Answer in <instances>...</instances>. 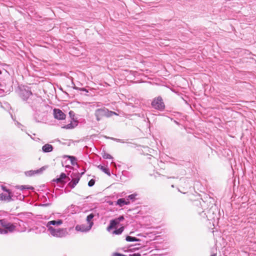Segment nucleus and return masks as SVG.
I'll list each match as a JSON object with an SVG mask.
<instances>
[{
  "mask_svg": "<svg viewBox=\"0 0 256 256\" xmlns=\"http://www.w3.org/2000/svg\"><path fill=\"white\" fill-rule=\"evenodd\" d=\"M20 96L24 100H28V103L32 108H36L42 100L40 97L33 94L30 90L26 88L20 90Z\"/></svg>",
  "mask_w": 256,
  "mask_h": 256,
  "instance_id": "obj_1",
  "label": "nucleus"
},
{
  "mask_svg": "<svg viewBox=\"0 0 256 256\" xmlns=\"http://www.w3.org/2000/svg\"><path fill=\"white\" fill-rule=\"evenodd\" d=\"M48 231L52 236L58 238H65L68 235V232L66 228H56L54 227H50Z\"/></svg>",
  "mask_w": 256,
  "mask_h": 256,
  "instance_id": "obj_2",
  "label": "nucleus"
},
{
  "mask_svg": "<svg viewBox=\"0 0 256 256\" xmlns=\"http://www.w3.org/2000/svg\"><path fill=\"white\" fill-rule=\"evenodd\" d=\"M151 104L154 108L160 111H162L165 108L164 104L160 96L154 98L152 100Z\"/></svg>",
  "mask_w": 256,
  "mask_h": 256,
  "instance_id": "obj_3",
  "label": "nucleus"
},
{
  "mask_svg": "<svg viewBox=\"0 0 256 256\" xmlns=\"http://www.w3.org/2000/svg\"><path fill=\"white\" fill-rule=\"evenodd\" d=\"M0 226L4 228V230L6 231V234L8 232H13L16 228V226L14 224L8 222L6 219L0 220Z\"/></svg>",
  "mask_w": 256,
  "mask_h": 256,
  "instance_id": "obj_4",
  "label": "nucleus"
},
{
  "mask_svg": "<svg viewBox=\"0 0 256 256\" xmlns=\"http://www.w3.org/2000/svg\"><path fill=\"white\" fill-rule=\"evenodd\" d=\"M108 109L104 108H98L96 110L94 115L98 121H100L102 118L104 117L108 118Z\"/></svg>",
  "mask_w": 256,
  "mask_h": 256,
  "instance_id": "obj_5",
  "label": "nucleus"
},
{
  "mask_svg": "<svg viewBox=\"0 0 256 256\" xmlns=\"http://www.w3.org/2000/svg\"><path fill=\"white\" fill-rule=\"evenodd\" d=\"M124 218L123 216H120L118 218H116L110 221V225L107 228V230L110 231L111 229L114 228L116 226L119 224L120 222L124 220Z\"/></svg>",
  "mask_w": 256,
  "mask_h": 256,
  "instance_id": "obj_6",
  "label": "nucleus"
},
{
  "mask_svg": "<svg viewBox=\"0 0 256 256\" xmlns=\"http://www.w3.org/2000/svg\"><path fill=\"white\" fill-rule=\"evenodd\" d=\"M94 222H92L90 224L86 225L84 224H78L76 226V230L82 232H88L92 228Z\"/></svg>",
  "mask_w": 256,
  "mask_h": 256,
  "instance_id": "obj_7",
  "label": "nucleus"
},
{
  "mask_svg": "<svg viewBox=\"0 0 256 256\" xmlns=\"http://www.w3.org/2000/svg\"><path fill=\"white\" fill-rule=\"evenodd\" d=\"M54 118L59 120H64L66 114L60 109L54 108Z\"/></svg>",
  "mask_w": 256,
  "mask_h": 256,
  "instance_id": "obj_8",
  "label": "nucleus"
},
{
  "mask_svg": "<svg viewBox=\"0 0 256 256\" xmlns=\"http://www.w3.org/2000/svg\"><path fill=\"white\" fill-rule=\"evenodd\" d=\"M14 194L12 193H2L0 194V200L10 202L14 200V199L12 198Z\"/></svg>",
  "mask_w": 256,
  "mask_h": 256,
  "instance_id": "obj_9",
  "label": "nucleus"
},
{
  "mask_svg": "<svg viewBox=\"0 0 256 256\" xmlns=\"http://www.w3.org/2000/svg\"><path fill=\"white\" fill-rule=\"evenodd\" d=\"M63 222L62 220H50L48 222L46 226L48 230H49L50 227H53L52 226H60L62 224Z\"/></svg>",
  "mask_w": 256,
  "mask_h": 256,
  "instance_id": "obj_10",
  "label": "nucleus"
},
{
  "mask_svg": "<svg viewBox=\"0 0 256 256\" xmlns=\"http://www.w3.org/2000/svg\"><path fill=\"white\" fill-rule=\"evenodd\" d=\"M80 180V174L78 173L76 174V178H74L72 181L68 183V186L72 188H73L75 187V186L77 184Z\"/></svg>",
  "mask_w": 256,
  "mask_h": 256,
  "instance_id": "obj_11",
  "label": "nucleus"
},
{
  "mask_svg": "<svg viewBox=\"0 0 256 256\" xmlns=\"http://www.w3.org/2000/svg\"><path fill=\"white\" fill-rule=\"evenodd\" d=\"M42 171L43 168H42L37 170H31L26 171L25 172V174L26 176H32L34 174H40L42 172Z\"/></svg>",
  "mask_w": 256,
  "mask_h": 256,
  "instance_id": "obj_12",
  "label": "nucleus"
},
{
  "mask_svg": "<svg viewBox=\"0 0 256 256\" xmlns=\"http://www.w3.org/2000/svg\"><path fill=\"white\" fill-rule=\"evenodd\" d=\"M52 150V146L48 144H45L42 147V151L45 153L51 152Z\"/></svg>",
  "mask_w": 256,
  "mask_h": 256,
  "instance_id": "obj_13",
  "label": "nucleus"
},
{
  "mask_svg": "<svg viewBox=\"0 0 256 256\" xmlns=\"http://www.w3.org/2000/svg\"><path fill=\"white\" fill-rule=\"evenodd\" d=\"M130 202L126 200L124 198H121L118 200L116 202V204L122 207L124 205H128L130 204Z\"/></svg>",
  "mask_w": 256,
  "mask_h": 256,
  "instance_id": "obj_14",
  "label": "nucleus"
},
{
  "mask_svg": "<svg viewBox=\"0 0 256 256\" xmlns=\"http://www.w3.org/2000/svg\"><path fill=\"white\" fill-rule=\"evenodd\" d=\"M66 174L62 172L60 174V176L58 178L54 179L53 181L57 183L63 184L64 182V180L66 178Z\"/></svg>",
  "mask_w": 256,
  "mask_h": 256,
  "instance_id": "obj_15",
  "label": "nucleus"
},
{
  "mask_svg": "<svg viewBox=\"0 0 256 256\" xmlns=\"http://www.w3.org/2000/svg\"><path fill=\"white\" fill-rule=\"evenodd\" d=\"M16 188L18 189H20V190H24L25 189L26 190H34V188L32 186H16Z\"/></svg>",
  "mask_w": 256,
  "mask_h": 256,
  "instance_id": "obj_16",
  "label": "nucleus"
},
{
  "mask_svg": "<svg viewBox=\"0 0 256 256\" xmlns=\"http://www.w3.org/2000/svg\"><path fill=\"white\" fill-rule=\"evenodd\" d=\"M96 216L95 214L94 213H90L89 214L87 217H86V221L88 222V224H90V223L93 222L92 220L94 218V216Z\"/></svg>",
  "mask_w": 256,
  "mask_h": 256,
  "instance_id": "obj_17",
  "label": "nucleus"
},
{
  "mask_svg": "<svg viewBox=\"0 0 256 256\" xmlns=\"http://www.w3.org/2000/svg\"><path fill=\"white\" fill-rule=\"evenodd\" d=\"M124 230V226H122L119 228L114 230L113 232V234H116V235L120 234H121L122 232Z\"/></svg>",
  "mask_w": 256,
  "mask_h": 256,
  "instance_id": "obj_18",
  "label": "nucleus"
},
{
  "mask_svg": "<svg viewBox=\"0 0 256 256\" xmlns=\"http://www.w3.org/2000/svg\"><path fill=\"white\" fill-rule=\"evenodd\" d=\"M126 240L127 242H138L139 239L137 238L136 237H133L131 236H127L126 237Z\"/></svg>",
  "mask_w": 256,
  "mask_h": 256,
  "instance_id": "obj_19",
  "label": "nucleus"
},
{
  "mask_svg": "<svg viewBox=\"0 0 256 256\" xmlns=\"http://www.w3.org/2000/svg\"><path fill=\"white\" fill-rule=\"evenodd\" d=\"M99 168H100V169L106 174H108V176H110V170H109L106 168H105L104 166H98Z\"/></svg>",
  "mask_w": 256,
  "mask_h": 256,
  "instance_id": "obj_20",
  "label": "nucleus"
},
{
  "mask_svg": "<svg viewBox=\"0 0 256 256\" xmlns=\"http://www.w3.org/2000/svg\"><path fill=\"white\" fill-rule=\"evenodd\" d=\"M75 127V126L71 122L70 124L65 125L62 126V128L65 129H72Z\"/></svg>",
  "mask_w": 256,
  "mask_h": 256,
  "instance_id": "obj_21",
  "label": "nucleus"
},
{
  "mask_svg": "<svg viewBox=\"0 0 256 256\" xmlns=\"http://www.w3.org/2000/svg\"><path fill=\"white\" fill-rule=\"evenodd\" d=\"M102 158L104 159H112L113 158L108 154L104 152L102 154Z\"/></svg>",
  "mask_w": 256,
  "mask_h": 256,
  "instance_id": "obj_22",
  "label": "nucleus"
},
{
  "mask_svg": "<svg viewBox=\"0 0 256 256\" xmlns=\"http://www.w3.org/2000/svg\"><path fill=\"white\" fill-rule=\"evenodd\" d=\"M72 84L74 85L73 82H72ZM73 88L75 90H79L80 91H83V92H88V90L86 88H78V87H76L75 86H74Z\"/></svg>",
  "mask_w": 256,
  "mask_h": 256,
  "instance_id": "obj_23",
  "label": "nucleus"
},
{
  "mask_svg": "<svg viewBox=\"0 0 256 256\" xmlns=\"http://www.w3.org/2000/svg\"><path fill=\"white\" fill-rule=\"evenodd\" d=\"M69 158L71 161V163L72 165L75 164V162L76 161V158L74 156H68Z\"/></svg>",
  "mask_w": 256,
  "mask_h": 256,
  "instance_id": "obj_24",
  "label": "nucleus"
},
{
  "mask_svg": "<svg viewBox=\"0 0 256 256\" xmlns=\"http://www.w3.org/2000/svg\"><path fill=\"white\" fill-rule=\"evenodd\" d=\"M136 196V194H130L128 196V200L127 201H129V200H134L135 199V197Z\"/></svg>",
  "mask_w": 256,
  "mask_h": 256,
  "instance_id": "obj_25",
  "label": "nucleus"
},
{
  "mask_svg": "<svg viewBox=\"0 0 256 256\" xmlns=\"http://www.w3.org/2000/svg\"><path fill=\"white\" fill-rule=\"evenodd\" d=\"M1 188L2 189V190H4V192H6L7 193H12L11 190L9 189H8L6 186H1Z\"/></svg>",
  "mask_w": 256,
  "mask_h": 256,
  "instance_id": "obj_26",
  "label": "nucleus"
},
{
  "mask_svg": "<svg viewBox=\"0 0 256 256\" xmlns=\"http://www.w3.org/2000/svg\"><path fill=\"white\" fill-rule=\"evenodd\" d=\"M95 184V180L94 179L90 180L88 182V186L90 187L92 186Z\"/></svg>",
  "mask_w": 256,
  "mask_h": 256,
  "instance_id": "obj_27",
  "label": "nucleus"
},
{
  "mask_svg": "<svg viewBox=\"0 0 256 256\" xmlns=\"http://www.w3.org/2000/svg\"><path fill=\"white\" fill-rule=\"evenodd\" d=\"M15 124L18 128H21V130H22V127L24 126L20 123L18 121L15 122Z\"/></svg>",
  "mask_w": 256,
  "mask_h": 256,
  "instance_id": "obj_28",
  "label": "nucleus"
},
{
  "mask_svg": "<svg viewBox=\"0 0 256 256\" xmlns=\"http://www.w3.org/2000/svg\"><path fill=\"white\" fill-rule=\"evenodd\" d=\"M108 117H110L113 115H118V114L116 112H112V111H110V110H108Z\"/></svg>",
  "mask_w": 256,
  "mask_h": 256,
  "instance_id": "obj_29",
  "label": "nucleus"
},
{
  "mask_svg": "<svg viewBox=\"0 0 256 256\" xmlns=\"http://www.w3.org/2000/svg\"><path fill=\"white\" fill-rule=\"evenodd\" d=\"M111 138L115 140L117 142H122V143L124 142L122 140H121V139H118V138Z\"/></svg>",
  "mask_w": 256,
  "mask_h": 256,
  "instance_id": "obj_30",
  "label": "nucleus"
},
{
  "mask_svg": "<svg viewBox=\"0 0 256 256\" xmlns=\"http://www.w3.org/2000/svg\"><path fill=\"white\" fill-rule=\"evenodd\" d=\"M113 256H125V255L124 254L116 252L113 254Z\"/></svg>",
  "mask_w": 256,
  "mask_h": 256,
  "instance_id": "obj_31",
  "label": "nucleus"
},
{
  "mask_svg": "<svg viewBox=\"0 0 256 256\" xmlns=\"http://www.w3.org/2000/svg\"><path fill=\"white\" fill-rule=\"evenodd\" d=\"M130 256H141V255L139 253H134L130 254Z\"/></svg>",
  "mask_w": 256,
  "mask_h": 256,
  "instance_id": "obj_32",
  "label": "nucleus"
},
{
  "mask_svg": "<svg viewBox=\"0 0 256 256\" xmlns=\"http://www.w3.org/2000/svg\"><path fill=\"white\" fill-rule=\"evenodd\" d=\"M174 122H175L176 124H179V123H178V122L176 121V120H174Z\"/></svg>",
  "mask_w": 256,
  "mask_h": 256,
  "instance_id": "obj_33",
  "label": "nucleus"
},
{
  "mask_svg": "<svg viewBox=\"0 0 256 256\" xmlns=\"http://www.w3.org/2000/svg\"><path fill=\"white\" fill-rule=\"evenodd\" d=\"M20 199L21 198V197H22L23 198H24V196H21L20 194Z\"/></svg>",
  "mask_w": 256,
  "mask_h": 256,
  "instance_id": "obj_34",
  "label": "nucleus"
},
{
  "mask_svg": "<svg viewBox=\"0 0 256 256\" xmlns=\"http://www.w3.org/2000/svg\"><path fill=\"white\" fill-rule=\"evenodd\" d=\"M0 90L2 91L3 92H4V90H2V89H0ZM0 94H1V92H0Z\"/></svg>",
  "mask_w": 256,
  "mask_h": 256,
  "instance_id": "obj_35",
  "label": "nucleus"
},
{
  "mask_svg": "<svg viewBox=\"0 0 256 256\" xmlns=\"http://www.w3.org/2000/svg\"><path fill=\"white\" fill-rule=\"evenodd\" d=\"M211 256H216V254H213L211 255Z\"/></svg>",
  "mask_w": 256,
  "mask_h": 256,
  "instance_id": "obj_36",
  "label": "nucleus"
},
{
  "mask_svg": "<svg viewBox=\"0 0 256 256\" xmlns=\"http://www.w3.org/2000/svg\"><path fill=\"white\" fill-rule=\"evenodd\" d=\"M172 188H174V185L172 184L171 186Z\"/></svg>",
  "mask_w": 256,
  "mask_h": 256,
  "instance_id": "obj_37",
  "label": "nucleus"
},
{
  "mask_svg": "<svg viewBox=\"0 0 256 256\" xmlns=\"http://www.w3.org/2000/svg\"><path fill=\"white\" fill-rule=\"evenodd\" d=\"M83 174H84V172H82L80 175L82 176Z\"/></svg>",
  "mask_w": 256,
  "mask_h": 256,
  "instance_id": "obj_38",
  "label": "nucleus"
},
{
  "mask_svg": "<svg viewBox=\"0 0 256 256\" xmlns=\"http://www.w3.org/2000/svg\"><path fill=\"white\" fill-rule=\"evenodd\" d=\"M0 74H1V70H0Z\"/></svg>",
  "mask_w": 256,
  "mask_h": 256,
  "instance_id": "obj_39",
  "label": "nucleus"
}]
</instances>
